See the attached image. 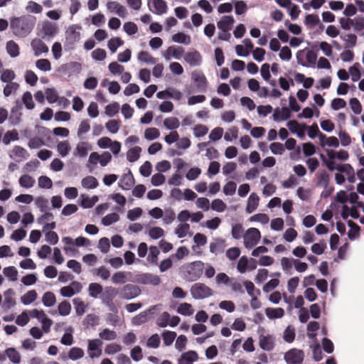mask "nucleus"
<instances>
[{
	"mask_svg": "<svg viewBox=\"0 0 364 364\" xmlns=\"http://www.w3.org/2000/svg\"><path fill=\"white\" fill-rule=\"evenodd\" d=\"M37 22L35 16L30 14L19 16H12L9 19V27L14 36L18 38H26L33 31Z\"/></svg>",
	"mask_w": 364,
	"mask_h": 364,
	"instance_id": "f257e3e1",
	"label": "nucleus"
},
{
	"mask_svg": "<svg viewBox=\"0 0 364 364\" xmlns=\"http://www.w3.org/2000/svg\"><path fill=\"white\" fill-rule=\"evenodd\" d=\"M204 264L201 261L188 263L182 267L183 277L186 281L198 280L203 274Z\"/></svg>",
	"mask_w": 364,
	"mask_h": 364,
	"instance_id": "f03ea898",
	"label": "nucleus"
},
{
	"mask_svg": "<svg viewBox=\"0 0 364 364\" xmlns=\"http://www.w3.org/2000/svg\"><path fill=\"white\" fill-rule=\"evenodd\" d=\"M161 280L159 275L151 273L134 272V283L143 285L158 286Z\"/></svg>",
	"mask_w": 364,
	"mask_h": 364,
	"instance_id": "7ed1b4c3",
	"label": "nucleus"
},
{
	"mask_svg": "<svg viewBox=\"0 0 364 364\" xmlns=\"http://www.w3.org/2000/svg\"><path fill=\"white\" fill-rule=\"evenodd\" d=\"M261 238V233L257 228H248L243 235L244 246L251 249L257 245Z\"/></svg>",
	"mask_w": 364,
	"mask_h": 364,
	"instance_id": "20e7f679",
	"label": "nucleus"
},
{
	"mask_svg": "<svg viewBox=\"0 0 364 364\" xmlns=\"http://www.w3.org/2000/svg\"><path fill=\"white\" fill-rule=\"evenodd\" d=\"M191 294L195 299H203L213 295V290L203 283H196L191 288Z\"/></svg>",
	"mask_w": 364,
	"mask_h": 364,
	"instance_id": "39448f33",
	"label": "nucleus"
},
{
	"mask_svg": "<svg viewBox=\"0 0 364 364\" xmlns=\"http://www.w3.org/2000/svg\"><path fill=\"white\" fill-rule=\"evenodd\" d=\"M181 321V318L178 316H171L167 311H164L160 314L156 320V325L159 328H165L168 326L171 327L176 326Z\"/></svg>",
	"mask_w": 364,
	"mask_h": 364,
	"instance_id": "423d86ee",
	"label": "nucleus"
},
{
	"mask_svg": "<svg viewBox=\"0 0 364 364\" xmlns=\"http://www.w3.org/2000/svg\"><path fill=\"white\" fill-rule=\"evenodd\" d=\"M304 352L297 348H291L284 353V359L287 364H302Z\"/></svg>",
	"mask_w": 364,
	"mask_h": 364,
	"instance_id": "0eeeda50",
	"label": "nucleus"
},
{
	"mask_svg": "<svg viewBox=\"0 0 364 364\" xmlns=\"http://www.w3.org/2000/svg\"><path fill=\"white\" fill-rule=\"evenodd\" d=\"M102 341L99 338L87 341V354L91 359L100 358L102 355Z\"/></svg>",
	"mask_w": 364,
	"mask_h": 364,
	"instance_id": "6e6552de",
	"label": "nucleus"
},
{
	"mask_svg": "<svg viewBox=\"0 0 364 364\" xmlns=\"http://www.w3.org/2000/svg\"><path fill=\"white\" fill-rule=\"evenodd\" d=\"M58 31V27L56 23L50 21L43 23L40 31V36L46 41H50L53 38Z\"/></svg>",
	"mask_w": 364,
	"mask_h": 364,
	"instance_id": "1a4fd4ad",
	"label": "nucleus"
},
{
	"mask_svg": "<svg viewBox=\"0 0 364 364\" xmlns=\"http://www.w3.org/2000/svg\"><path fill=\"white\" fill-rule=\"evenodd\" d=\"M111 280L114 284H123L127 282L134 283V272L119 271L112 275Z\"/></svg>",
	"mask_w": 364,
	"mask_h": 364,
	"instance_id": "9d476101",
	"label": "nucleus"
},
{
	"mask_svg": "<svg viewBox=\"0 0 364 364\" xmlns=\"http://www.w3.org/2000/svg\"><path fill=\"white\" fill-rule=\"evenodd\" d=\"M160 305H154L151 306L149 309L141 311L138 315L135 316L132 319V323L134 326H140L145 323L150 319V315L154 314V310L159 309Z\"/></svg>",
	"mask_w": 364,
	"mask_h": 364,
	"instance_id": "9b49d317",
	"label": "nucleus"
},
{
	"mask_svg": "<svg viewBox=\"0 0 364 364\" xmlns=\"http://www.w3.org/2000/svg\"><path fill=\"white\" fill-rule=\"evenodd\" d=\"M141 289L136 285L127 284L120 291V296L123 299L130 300L138 296Z\"/></svg>",
	"mask_w": 364,
	"mask_h": 364,
	"instance_id": "f8f14e48",
	"label": "nucleus"
},
{
	"mask_svg": "<svg viewBox=\"0 0 364 364\" xmlns=\"http://www.w3.org/2000/svg\"><path fill=\"white\" fill-rule=\"evenodd\" d=\"M191 80L196 84L198 91L205 92L208 86V81L204 74L198 70L191 73Z\"/></svg>",
	"mask_w": 364,
	"mask_h": 364,
	"instance_id": "ddd939ff",
	"label": "nucleus"
},
{
	"mask_svg": "<svg viewBox=\"0 0 364 364\" xmlns=\"http://www.w3.org/2000/svg\"><path fill=\"white\" fill-rule=\"evenodd\" d=\"M184 48L181 46H169L164 53L163 57L166 61H169L172 58L180 60L183 56Z\"/></svg>",
	"mask_w": 364,
	"mask_h": 364,
	"instance_id": "4468645a",
	"label": "nucleus"
},
{
	"mask_svg": "<svg viewBox=\"0 0 364 364\" xmlns=\"http://www.w3.org/2000/svg\"><path fill=\"white\" fill-rule=\"evenodd\" d=\"M149 10L157 15H162L167 12L168 6L164 0H149Z\"/></svg>",
	"mask_w": 364,
	"mask_h": 364,
	"instance_id": "2eb2a0df",
	"label": "nucleus"
},
{
	"mask_svg": "<svg viewBox=\"0 0 364 364\" xmlns=\"http://www.w3.org/2000/svg\"><path fill=\"white\" fill-rule=\"evenodd\" d=\"M259 346L263 350L272 351L275 347V337L273 335H260Z\"/></svg>",
	"mask_w": 364,
	"mask_h": 364,
	"instance_id": "dca6fc26",
	"label": "nucleus"
},
{
	"mask_svg": "<svg viewBox=\"0 0 364 364\" xmlns=\"http://www.w3.org/2000/svg\"><path fill=\"white\" fill-rule=\"evenodd\" d=\"M31 47L36 57H38L43 53H48L49 51L48 47L40 38L33 39L31 42Z\"/></svg>",
	"mask_w": 364,
	"mask_h": 364,
	"instance_id": "f3484780",
	"label": "nucleus"
},
{
	"mask_svg": "<svg viewBox=\"0 0 364 364\" xmlns=\"http://www.w3.org/2000/svg\"><path fill=\"white\" fill-rule=\"evenodd\" d=\"M80 27L77 25H72L65 31V41L67 43L73 45L80 40V33L77 30Z\"/></svg>",
	"mask_w": 364,
	"mask_h": 364,
	"instance_id": "a211bd4d",
	"label": "nucleus"
},
{
	"mask_svg": "<svg viewBox=\"0 0 364 364\" xmlns=\"http://www.w3.org/2000/svg\"><path fill=\"white\" fill-rule=\"evenodd\" d=\"M14 294H15V292L12 289H8L7 290H6L4 291V301L2 304V306H1L2 309L4 311H8L9 309L13 308L16 304V300L13 297Z\"/></svg>",
	"mask_w": 364,
	"mask_h": 364,
	"instance_id": "6ab92c4d",
	"label": "nucleus"
},
{
	"mask_svg": "<svg viewBox=\"0 0 364 364\" xmlns=\"http://www.w3.org/2000/svg\"><path fill=\"white\" fill-rule=\"evenodd\" d=\"M274 122L285 121L291 117V111L287 107H276L272 115Z\"/></svg>",
	"mask_w": 364,
	"mask_h": 364,
	"instance_id": "aec40b11",
	"label": "nucleus"
},
{
	"mask_svg": "<svg viewBox=\"0 0 364 364\" xmlns=\"http://www.w3.org/2000/svg\"><path fill=\"white\" fill-rule=\"evenodd\" d=\"M184 60L191 66H198L202 63V56L198 51L194 50L186 53L184 55Z\"/></svg>",
	"mask_w": 364,
	"mask_h": 364,
	"instance_id": "412c9836",
	"label": "nucleus"
},
{
	"mask_svg": "<svg viewBox=\"0 0 364 364\" xmlns=\"http://www.w3.org/2000/svg\"><path fill=\"white\" fill-rule=\"evenodd\" d=\"M134 178L130 170L128 173H124L119 181V186L122 190H129L134 185Z\"/></svg>",
	"mask_w": 364,
	"mask_h": 364,
	"instance_id": "4be33fe9",
	"label": "nucleus"
},
{
	"mask_svg": "<svg viewBox=\"0 0 364 364\" xmlns=\"http://www.w3.org/2000/svg\"><path fill=\"white\" fill-rule=\"evenodd\" d=\"M226 246V242L224 239L215 238L213 242L210 243V252L215 255L223 253Z\"/></svg>",
	"mask_w": 364,
	"mask_h": 364,
	"instance_id": "5701e85b",
	"label": "nucleus"
},
{
	"mask_svg": "<svg viewBox=\"0 0 364 364\" xmlns=\"http://www.w3.org/2000/svg\"><path fill=\"white\" fill-rule=\"evenodd\" d=\"M235 19L232 16H223L217 23L218 28L220 31H229L231 30Z\"/></svg>",
	"mask_w": 364,
	"mask_h": 364,
	"instance_id": "b1692460",
	"label": "nucleus"
},
{
	"mask_svg": "<svg viewBox=\"0 0 364 364\" xmlns=\"http://www.w3.org/2000/svg\"><path fill=\"white\" fill-rule=\"evenodd\" d=\"M22 105L19 100L16 101V105L11 109V115L10 117V122L11 124L15 125L20 122V118L22 115L21 113Z\"/></svg>",
	"mask_w": 364,
	"mask_h": 364,
	"instance_id": "393cba45",
	"label": "nucleus"
},
{
	"mask_svg": "<svg viewBox=\"0 0 364 364\" xmlns=\"http://www.w3.org/2000/svg\"><path fill=\"white\" fill-rule=\"evenodd\" d=\"M9 157L11 159H20V160L18 161L19 162L21 160L27 159L29 157V154L24 148L16 145L14 146L11 154H9Z\"/></svg>",
	"mask_w": 364,
	"mask_h": 364,
	"instance_id": "a878e982",
	"label": "nucleus"
},
{
	"mask_svg": "<svg viewBox=\"0 0 364 364\" xmlns=\"http://www.w3.org/2000/svg\"><path fill=\"white\" fill-rule=\"evenodd\" d=\"M118 294V290L112 286L106 287L102 291L100 299L102 302L106 301H113L116 296Z\"/></svg>",
	"mask_w": 364,
	"mask_h": 364,
	"instance_id": "bb28decb",
	"label": "nucleus"
},
{
	"mask_svg": "<svg viewBox=\"0 0 364 364\" xmlns=\"http://www.w3.org/2000/svg\"><path fill=\"white\" fill-rule=\"evenodd\" d=\"M198 360V355L195 350H188L181 354L178 363H186L193 364Z\"/></svg>",
	"mask_w": 364,
	"mask_h": 364,
	"instance_id": "cd10ccee",
	"label": "nucleus"
},
{
	"mask_svg": "<svg viewBox=\"0 0 364 364\" xmlns=\"http://www.w3.org/2000/svg\"><path fill=\"white\" fill-rule=\"evenodd\" d=\"M259 198L255 193H252L247 200L245 210L247 213L254 212L259 205Z\"/></svg>",
	"mask_w": 364,
	"mask_h": 364,
	"instance_id": "c85d7f7f",
	"label": "nucleus"
},
{
	"mask_svg": "<svg viewBox=\"0 0 364 364\" xmlns=\"http://www.w3.org/2000/svg\"><path fill=\"white\" fill-rule=\"evenodd\" d=\"M91 149V146L87 142L81 141L77 144L76 149L74 152V155L76 156H80L81 158L85 157L88 151Z\"/></svg>",
	"mask_w": 364,
	"mask_h": 364,
	"instance_id": "c756f323",
	"label": "nucleus"
},
{
	"mask_svg": "<svg viewBox=\"0 0 364 364\" xmlns=\"http://www.w3.org/2000/svg\"><path fill=\"white\" fill-rule=\"evenodd\" d=\"M7 53L11 58H16L20 54V48L18 45L14 41H9L6 44Z\"/></svg>",
	"mask_w": 364,
	"mask_h": 364,
	"instance_id": "7c9ffc66",
	"label": "nucleus"
},
{
	"mask_svg": "<svg viewBox=\"0 0 364 364\" xmlns=\"http://www.w3.org/2000/svg\"><path fill=\"white\" fill-rule=\"evenodd\" d=\"M81 185L86 189H94L99 186L97 178L92 176H87L81 181Z\"/></svg>",
	"mask_w": 364,
	"mask_h": 364,
	"instance_id": "2f4dec72",
	"label": "nucleus"
},
{
	"mask_svg": "<svg viewBox=\"0 0 364 364\" xmlns=\"http://www.w3.org/2000/svg\"><path fill=\"white\" fill-rule=\"evenodd\" d=\"M103 291L102 286L98 283H90L88 287L89 296L92 298L97 299L99 295L102 294Z\"/></svg>",
	"mask_w": 364,
	"mask_h": 364,
	"instance_id": "473e14b6",
	"label": "nucleus"
},
{
	"mask_svg": "<svg viewBox=\"0 0 364 364\" xmlns=\"http://www.w3.org/2000/svg\"><path fill=\"white\" fill-rule=\"evenodd\" d=\"M6 356L14 364H19L21 362V355L14 348H8L5 350Z\"/></svg>",
	"mask_w": 364,
	"mask_h": 364,
	"instance_id": "72a5a7b5",
	"label": "nucleus"
},
{
	"mask_svg": "<svg viewBox=\"0 0 364 364\" xmlns=\"http://www.w3.org/2000/svg\"><path fill=\"white\" fill-rule=\"evenodd\" d=\"M172 41L177 43H181L184 45H189L191 43V36L184 33H177L172 36Z\"/></svg>",
	"mask_w": 364,
	"mask_h": 364,
	"instance_id": "f704fd0d",
	"label": "nucleus"
},
{
	"mask_svg": "<svg viewBox=\"0 0 364 364\" xmlns=\"http://www.w3.org/2000/svg\"><path fill=\"white\" fill-rule=\"evenodd\" d=\"M341 38L344 42L345 48H352L356 46L357 36L355 34H346L341 36Z\"/></svg>",
	"mask_w": 364,
	"mask_h": 364,
	"instance_id": "c9c22d12",
	"label": "nucleus"
},
{
	"mask_svg": "<svg viewBox=\"0 0 364 364\" xmlns=\"http://www.w3.org/2000/svg\"><path fill=\"white\" fill-rule=\"evenodd\" d=\"M18 133L16 129L9 130L4 134L2 142L4 145H9L11 141H18Z\"/></svg>",
	"mask_w": 364,
	"mask_h": 364,
	"instance_id": "e433bc0d",
	"label": "nucleus"
},
{
	"mask_svg": "<svg viewBox=\"0 0 364 364\" xmlns=\"http://www.w3.org/2000/svg\"><path fill=\"white\" fill-rule=\"evenodd\" d=\"M265 314L269 319L281 318L284 315V311L282 308H267Z\"/></svg>",
	"mask_w": 364,
	"mask_h": 364,
	"instance_id": "4c0bfd02",
	"label": "nucleus"
},
{
	"mask_svg": "<svg viewBox=\"0 0 364 364\" xmlns=\"http://www.w3.org/2000/svg\"><path fill=\"white\" fill-rule=\"evenodd\" d=\"M73 303L76 315L78 316H82L86 311L87 305L80 298L73 299Z\"/></svg>",
	"mask_w": 364,
	"mask_h": 364,
	"instance_id": "58836bf2",
	"label": "nucleus"
},
{
	"mask_svg": "<svg viewBox=\"0 0 364 364\" xmlns=\"http://www.w3.org/2000/svg\"><path fill=\"white\" fill-rule=\"evenodd\" d=\"M176 333L168 330H164L161 333L164 345L165 346H171L176 338Z\"/></svg>",
	"mask_w": 364,
	"mask_h": 364,
	"instance_id": "ea45409f",
	"label": "nucleus"
},
{
	"mask_svg": "<svg viewBox=\"0 0 364 364\" xmlns=\"http://www.w3.org/2000/svg\"><path fill=\"white\" fill-rule=\"evenodd\" d=\"M73 328L69 326L65 329V333L60 339V343L65 346H71L73 343Z\"/></svg>",
	"mask_w": 364,
	"mask_h": 364,
	"instance_id": "a19ab883",
	"label": "nucleus"
},
{
	"mask_svg": "<svg viewBox=\"0 0 364 364\" xmlns=\"http://www.w3.org/2000/svg\"><path fill=\"white\" fill-rule=\"evenodd\" d=\"M37 296L38 294L35 290H30L21 297V301L24 305H29L36 301Z\"/></svg>",
	"mask_w": 364,
	"mask_h": 364,
	"instance_id": "79ce46f5",
	"label": "nucleus"
},
{
	"mask_svg": "<svg viewBox=\"0 0 364 364\" xmlns=\"http://www.w3.org/2000/svg\"><path fill=\"white\" fill-rule=\"evenodd\" d=\"M159 254L160 251L156 246H150L147 261L152 264L156 265L158 264V256Z\"/></svg>",
	"mask_w": 364,
	"mask_h": 364,
	"instance_id": "37998d69",
	"label": "nucleus"
},
{
	"mask_svg": "<svg viewBox=\"0 0 364 364\" xmlns=\"http://www.w3.org/2000/svg\"><path fill=\"white\" fill-rule=\"evenodd\" d=\"M352 27L357 33L364 35V17L358 16L353 19Z\"/></svg>",
	"mask_w": 364,
	"mask_h": 364,
	"instance_id": "c03bdc74",
	"label": "nucleus"
},
{
	"mask_svg": "<svg viewBox=\"0 0 364 364\" xmlns=\"http://www.w3.org/2000/svg\"><path fill=\"white\" fill-rule=\"evenodd\" d=\"M137 58L139 61L144 62L146 64L154 65L157 62L156 58L152 57L148 52L144 50L139 53Z\"/></svg>",
	"mask_w": 364,
	"mask_h": 364,
	"instance_id": "a18cd8bd",
	"label": "nucleus"
},
{
	"mask_svg": "<svg viewBox=\"0 0 364 364\" xmlns=\"http://www.w3.org/2000/svg\"><path fill=\"white\" fill-rule=\"evenodd\" d=\"M141 148L139 146H134L129 149L127 153V159L129 162L136 161L140 156Z\"/></svg>",
	"mask_w": 364,
	"mask_h": 364,
	"instance_id": "49530a36",
	"label": "nucleus"
},
{
	"mask_svg": "<svg viewBox=\"0 0 364 364\" xmlns=\"http://www.w3.org/2000/svg\"><path fill=\"white\" fill-rule=\"evenodd\" d=\"M18 183L21 187L25 188H30L33 186L35 183V179L28 174H24L19 178Z\"/></svg>",
	"mask_w": 364,
	"mask_h": 364,
	"instance_id": "de8ad7c7",
	"label": "nucleus"
},
{
	"mask_svg": "<svg viewBox=\"0 0 364 364\" xmlns=\"http://www.w3.org/2000/svg\"><path fill=\"white\" fill-rule=\"evenodd\" d=\"M42 302L46 307L54 306L56 302L55 294L51 291H46L42 296Z\"/></svg>",
	"mask_w": 364,
	"mask_h": 364,
	"instance_id": "09e8293b",
	"label": "nucleus"
},
{
	"mask_svg": "<svg viewBox=\"0 0 364 364\" xmlns=\"http://www.w3.org/2000/svg\"><path fill=\"white\" fill-rule=\"evenodd\" d=\"M57 150L62 157H65L68 155L71 150V146L68 141H60L57 145Z\"/></svg>",
	"mask_w": 364,
	"mask_h": 364,
	"instance_id": "8fccbe9b",
	"label": "nucleus"
},
{
	"mask_svg": "<svg viewBox=\"0 0 364 364\" xmlns=\"http://www.w3.org/2000/svg\"><path fill=\"white\" fill-rule=\"evenodd\" d=\"M85 355L84 350L79 347H73L70 349L68 358L72 360L82 358Z\"/></svg>",
	"mask_w": 364,
	"mask_h": 364,
	"instance_id": "3c124183",
	"label": "nucleus"
},
{
	"mask_svg": "<svg viewBox=\"0 0 364 364\" xmlns=\"http://www.w3.org/2000/svg\"><path fill=\"white\" fill-rule=\"evenodd\" d=\"M177 312L181 315L187 316L192 315L194 310L191 304L182 303L178 306Z\"/></svg>",
	"mask_w": 364,
	"mask_h": 364,
	"instance_id": "603ef678",
	"label": "nucleus"
},
{
	"mask_svg": "<svg viewBox=\"0 0 364 364\" xmlns=\"http://www.w3.org/2000/svg\"><path fill=\"white\" fill-rule=\"evenodd\" d=\"M164 127L169 130H173L179 127L180 122L175 117H167L164 121Z\"/></svg>",
	"mask_w": 364,
	"mask_h": 364,
	"instance_id": "864d4df0",
	"label": "nucleus"
},
{
	"mask_svg": "<svg viewBox=\"0 0 364 364\" xmlns=\"http://www.w3.org/2000/svg\"><path fill=\"white\" fill-rule=\"evenodd\" d=\"M124 43L123 41L118 37L112 38L107 42V47L112 53H114L117 48L122 46Z\"/></svg>",
	"mask_w": 364,
	"mask_h": 364,
	"instance_id": "5fc2aeb1",
	"label": "nucleus"
},
{
	"mask_svg": "<svg viewBox=\"0 0 364 364\" xmlns=\"http://www.w3.org/2000/svg\"><path fill=\"white\" fill-rule=\"evenodd\" d=\"M25 9L28 13L36 14H41L43 11L42 6L33 1H29Z\"/></svg>",
	"mask_w": 364,
	"mask_h": 364,
	"instance_id": "6e6d98bb",
	"label": "nucleus"
},
{
	"mask_svg": "<svg viewBox=\"0 0 364 364\" xmlns=\"http://www.w3.org/2000/svg\"><path fill=\"white\" fill-rule=\"evenodd\" d=\"M21 101L27 109H33L35 107L32 95L28 91L23 93Z\"/></svg>",
	"mask_w": 364,
	"mask_h": 364,
	"instance_id": "4d7b16f0",
	"label": "nucleus"
},
{
	"mask_svg": "<svg viewBox=\"0 0 364 364\" xmlns=\"http://www.w3.org/2000/svg\"><path fill=\"white\" fill-rule=\"evenodd\" d=\"M97 163H100V154L97 152L91 153L87 164V167L89 168L90 172L94 170Z\"/></svg>",
	"mask_w": 364,
	"mask_h": 364,
	"instance_id": "13d9d810",
	"label": "nucleus"
},
{
	"mask_svg": "<svg viewBox=\"0 0 364 364\" xmlns=\"http://www.w3.org/2000/svg\"><path fill=\"white\" fill-rule=\"evenodd\" d=\"M119 220V215L116 213H112L102 218V224L105 226H109Z\"/></svg>",
	"mask_w": 364,
	"mask_h": 364,
	"instance_id": "bf43d9fd",
	"label": "nucleus"
},
{
	"mask_svg": "<svg viewBox=\"0 0 364 364\" xmlns=\"http://www.w3.org/2000/svg\"><path fill=\"white\" fill-rule=\"evenodd\" d=\"M360 64L359 63H355L353 66L349 68V74L351 75V79L353 82L358 81L360 77Z\"/></svg>",
	"mask_w": 364,
	"mask_h": 364,
	"instance_id": "052dcab7",
	"label": "nucleus"
},
{
	"mask_svg": "<svg viewBox=\"0 0 364 364\" xmlns=\"http://www.w3.org/2000/svg\"><path fill=\"white\" fill-rule=\"evenodd\" d=\"M3 273L12 282H15L18 279V271L13 266L5 267L3 270Z\"/></svg>",
	"mask_w": 364,
	"mask_h": 364,
	"instance_id": "680f3d73",
	"label": "nucleus"
},
{
	"mask_svg": "<svg viewBox=\"0 0 364 364\" xmlns=\"http://www.w3.org/2000/svg\"><path fill=\"white\" fill-rule=\"evenodd\" d=\"M16 78V74L14 70L11 69H6L1 75L0 79L3 82L9 83L13 82L12 81Z\"/></svg>",
	"mask_w": 364,
	"mask_h": 364,
	"instance_id": "e2e57ef3",
	"label": "nucleus"
},
{
	"mask_svg": "<svg viewBox=\"0 0 364 364\" xmlns=\"http://www.w3.org/2000/svg\"><path fill=\"white\" fill-rule=\"evenodd\" d=\"M190 230V225L188 223H183L178 225L175 229V234L178 238H183L187 235Z\"/></svg>",
	"mask_w": 364,
	"mask_h": 364,
	"instance_id": "0e129e2a",
	"label": "nucleus"
},
{
	"mask_svg": "<svg viewBox=\"0 0 364 364\" xmlns=\"http://www.w3.org/2000/svg\"><path fill=\"white\" fill-rule=\"evenodd\" d=\"M284 340L289 343H291L295 339V329L293 326H289L284 330L283 334Z\"/></svg>",
	"mask_w": 364,
	"mask_h": 364,
	"instance_id": "69168bd1",
	"label": "nucleus"
},
{
	"mask_svg": "<svg viewBox=\"0 0 364 364\" xmlns=\"http://www.w3.org/2000/svg\"><path fill=\"white\" fill-rule=\"evenodd\" d=\"M210 208L214 211L222 213L225 210L227 205L221 199L217 198L212 201Z\"/></svg>",
	"mask_w": 364,
	"mask_h": 364,
	"instance_id": "338daca9",
	"label": "nucleus"
},
{
	"mask_svg": "<svg viewBox=\"0 0 364 364\" xmlns=\"http://www.w3.org/2000/svg\"><path fill=\"white\" fill-rule=\"evenodd\" d=\"M163 222L165 225H169L173 222L176 218V214L173 209H166L164 213L163 212Z\"/></svg>",
	"mask_w": 364,
	"mask_h": 364,
	"instance_id": "774afa93",
	"label": "nucleus"
}]
</instances>
